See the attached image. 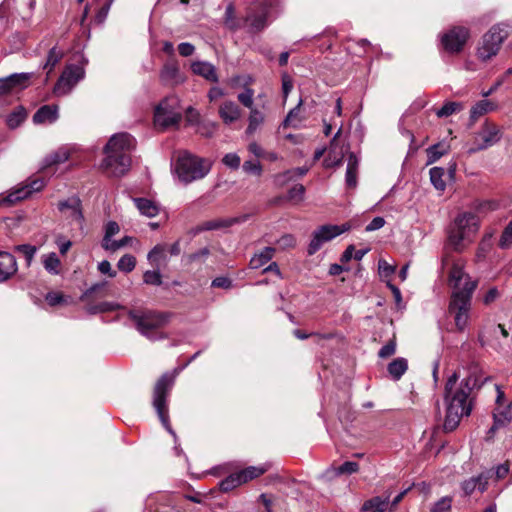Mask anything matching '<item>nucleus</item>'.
Wrapping results in <instances>:
<instances>
[{"mask_svg": "<svg viewBox=\"0 0 512 512\" xmlns=\"http://www.w3.org/2000/svg\"><path fill=\"white\" fill-rule=\"evenodd\" d=\"M449 285L454 288L450 296L448 313L454 316L456 330L464 331L469 319L472 297L477 282L472 281L458 263H453L449 271Z\"/></svg>", "mask_w": 512, "mask_h": 512, "instance_id": "f257e3e1", "label": "nucleus"}, {"mask_svg": "<svg viewBox=\"0 0 512 512\" xmlns=\"http://www.w3.org/2000/svg\"><path fill=\"white\" fill-rule=\"evenodd\" d=\"M136 141L126 132L113 135L104 147L106 157L102 162L103 169L111 176L125 175L131 166L130 152L135 148Z\"/></svg>", "mask_w": 512, "mask_h": 512, "instance_id": "f03ea898", "label": "nucleus"}, {"mask_svg": "<svg viewBox=\"0 0 512 512\" xmlns=\"http://www.w3.org/2000/svg\"><path fill=\"white\" fill-rule=\"evenodd\" d=\"M177 371L165 372L156 381L153 388L152 405L163 427L172 435H175L170 423L168 397L175 384Z\"/></svg>", "mask_w": 512, "mask_h": 512, "instance_id": "7ed1b4c3", "label": "nucleus"}, {"mask_svg": "<svg viewBox=\"0 0 512 512\" xmlns=\"http://www.w3.org/2000/svg\"><path fill=\"white\" fill-rule=\"evenodd\" d=\"M478 217L472 212H463L457 215L448 228V244L455 251H462L465 242H471V235L478 230Z\"/></svg>", "mask_w": 512, "mask_h": 512, "instance_id": "20e7f679", "label": "nucleus"}, {"mask_svg": "<svg viewBox=\"0 0 512 512\" xmlns=\"http://www.w3.org/2000/svg\"><path fill=\"white\" fill-rule=\"evenodd\" d=\"M458 379V373L454 372L451 376H449L444 387V398L447 403V409L443 427L446 432H452L455 430L458 427L461 418L464 415H470L472 411V406L470 403H458L457 400H454V397L451 396L452 390L455 387Z\"/></svg>", "mask_w": 512, "mask_h": 512, "instance_id": "39448f33", "label": "nucleus"}, {"mask_svg": "<svg viewBox=\"0 0 512 512\" xmlns=\"http://www.w3.org/2000/svg\"><path fill=\"white\" fill-rule=\"evenodd\" d=\"M175 171L182 182L190 183L204 178L210 171V165L203 158L183 152L178 156Z\"/></svg>", "mask_w": 512, "mask_h": 512, "instance_id": "423d86ee", "label": "nucleus"}, {"mask_svg": "<svg viewBox=\"0 0 512 512\" xmlns=\"http://www.w3.org/2000/svg\"><path fill=\"white\" fill-rule=\"evenodd\" d=\"M128 317L134 322L136 329L142 335L149 337L151 332L164 327L168 323L170 313L131 309L128 311Z\"/></svg>", "mask_w": 512, "mask_h": 512, "instance_id": "0eeeda50", "label": "nucleus"}, {"mask_svg": "<svg viewBox=\"0 0 512 512\" xmlns=\"http://www.w3.org/2000/svg\"><path fill=\"white\" fill-rule=\"evenodd\" d=\"M507 27L504 24H496L483 35L476 53L479 60L486 62L497 55L502 43L509 36Z\"/></svg>", "mask_w": 512, "mask_h": 512, "instance_id": "6e6552de", "label": "nucleus"}, {"mask_svg": "<svg viewBox=\"0 0 512 512\" xmlns=\"http://www.w3.org/2000/svg\"><path fill=\"white\" fill-rule=\"evenodd\" d=\"M273 7V0H254L246 8L243 17L244 27L250 33H259L268 26V17Z\"/></svg>", "mask_w": 512, "mask_h": 512, "instance_id": "1a4fd4ad", "label": "nucleus"}, {"mask_svg": "<svg viewBox=\"0 0 512 512\" xmlns=\"http://www.w3.org/2000/svg\"><path fill=\"white\" fill-rule=\"evenodd\" d=\"M350 228L351 226L349 223H344L342 225L327 224L320 226L312 234V239L307 248V254L309 256L314 255L321 249L324 243L331 241L346 231H349Z\"/></svg>", "mask_w": 512, "mask_h": 512, "instance_id": "9d476101", "label": "nucleus"}, {"mask_svg": "<svg viewBox=\"0 0 512 512\" xmlns=\"http://www.w3.org/2000/svg\"><path fill=\"white\" fill-rule=\"evenodd\" d=\"M487 380H489V377L481 380V370L479 366L472 364L469 367L468 376L460 382L459 387L455 391L454 389L452 390L451 396H453L454 400H457L458 403L467 402L473 389H480Z\"/></svg>", "mask_w": 512, "mask_h": 512, "instance_id": "9b49d317", "label": "nucleus"}, {"mask_svg": "<svg viewBox=\"0 0 512 512\" xmlns=\"http://www.w3.org/2000/svg\"><path fill=\"white\" fill-rule=\"evenodd\" d=\"M470 37V30L464 26H453L441 36V45L449 54H459Z\"/></svg>", "mask_w": 512, "mask_h": 512, "instance_id": "f8f14e48", "label": "nucleus"}, {"mask_svg": "<svg viewBox=\"0 0 512 512\" xmlns=\"http://www.w3.org/2000/svg\"><path fill=\"white\" fill-rule=\"evenodd\" d=\"M502 131L498 125L495 123L486 120L481 127L478 135L481 137V142L477 143L475 147L469 149V153H476L482 150H486L487 148L498 143L502 138Z\"/></svg>", "mask_w": 512, "mask_h": 512, "instance_id": "ddd939ff", "label": "nucleus"}, {"mask_svg": "<svg viewBox=\"0 0 512 512\" xmlns=\"http://www.w3.org/2000/svg\"><path fill=\"white\" fill-rule=\"evenodd\" d=\"M182 119L178 112H173L168 108V100L165 99L155 108L154 121L155 124L166 129L171 126H177Z\"/></svg>", "mask_w": 512, "mask_h": 512, "instance_id": "4468645a", "label": "nucleus"}, {"mask_svg": "<svg viewBox=\"0 0 512 512\" xmlns=\"http://www.w3.org/2000/svg\"><path fill=\"white\" fill-rule=\"evenodd\" d=\"M30 73H15L5 78H0V96L10 94L15 89H24L28 87Z\"/></svg>", "mask_w": 512, "mask_h": 512, "instance_id": "2eb2a0df", "label": "nucleus"}, {"mask_svg": "<svg viewBox=\"0 0 512 512\" xmlns=\"http://www.w3.org/2000/svg\"><path fill=\"white\" fill-rule=\"evenodd\" d=\"M45 186V181L43 178L38 177L33 180H31L27 185H25L22 188H19L15 190L14 192H11L7 196V202L14 204L18 201H21L23 199L28 198L32 193L38 192L42 190Z\"/></svg>", "mask_w": 512, "mask_h": 512, "instance_id": "dca6fc26", "label": "nucleus"}, {"mask_svg": "<svg viewBox=\"0 0 512 512\" xmlns=\"http://www.w3.org/2000/svg\"><path fill=\"white\" fill-rule=\"evenodd\" d=\"M57 208L60 212L64 213L67 210L70 211L69 217L78 223L84 221V215L82 211V202L79 197L73 196L65 200H61L57 204Z\"/></svg>", "mask_w": 512, "mask_h": 512, "instance_id": "f3484780", "label": "nucleus"}, {"mask_svg": "<svg viewBox=\"0 0 512 512\" xmlns=\"http://www.w3.org/2000/svg\"><path fill=\"white\" fill-rule=\"evenodd\" d=\"M84 76L85 71L83 67L75 64L67 65L64 71L62 72L56 86L64 85L70 89L75 84H77L81 79H83Z\"/></svg>", "mask_w": 512, "mask_h": 512, "instance_id": "a211bd4d", "label": "nucleus"}, {"mask_svg": "<svg viewBox=\"0 0 512 512\" xmlns=\"http://www.w3.org/2000/svg\"><path fill=\"white\" fill-rule=\"evenodd\" d=\"M69 157V152L63 149L48 155L44 159V165L42 166L40 172L43 174V176H52L56 172L57 166L66 162Z\"/></svg>", "mask_w": 512, "mask_h": 512, "instance_id": "6ab92c4d", "label": "nucleus"}, {"mask_svg": "<svg viewBox=\"0 0 512 512\" xmlns=\"http://www.w3.org/2000/svg\"><path fill=\"white\" fill-rule=\"evenodd\" d=\"M160 79L166 85H176L181 82L179 65L175 58L165 62L160 72Z\"/></svg>", "mask_w": 512, "mask_h": 512, "instance_id": "aec40b11", "label": "nucleus"}, {"mask_svg": "<svg viewBox=\"0 0 512 512\" xmlns=\"http://www.w3.org/2000/svg\"><path fill=\"white\" fill-rule=\"evenodd\" d=\"M17 271L15 257L8 252H0V282L13 276Z\"/></svg>", "mask_w": 512, "mask_h": 512, "instance_id": "412c9836", "label": "nucleus"}, {"mask_svg": "<svg viewBox=\"0 0 512 512\" xmlns=\"http://www.w3.org/2000/svg\"><path fill=\"white\" fill-rule=\"evenodd\" d=\"M219 116L225 124L230 125L240 118L241 109L233 101H224L219 107Z\"/></svg>", "mask_w": 512, "mask_h": 512, "instance_id": "4be33fe9", "label": "nucleus"}, {"mask_svg": "<svg viewBox=\"0 0 512 512\" xmlns=\"http://www.w3.org/2000/svg\"><path fill=\"white\" fill-rule=\"evenodd\" d=\"M347 161L345 182L349 189H354L357 186L359 160L354 152H350Z\"/></svg>", "mask_w": 512, "mask_h": 512, "instance_id": "5701e85b", "label": "nucleus"}, {"mask_svg": "<svg viewBox=\"0 0 512 512\" xmlns=\"http://www.w3.org/2000/svg\"><path fill=\"white\" fill-rule=\"evenodd\" d=\"M191 70L194 74L202 76L210 82H218V75L215 67L207 62L196 61L191 65Z\"/></svg>", "mask_w": 512, "mask_h": 512, "instance_id": "b1692460", "label": "nucleus"}, {"mask_svg": "<svg viewBox=\"0 0 512 512\" xmlns=\"http://www.w3.org/2000/svg\"><path fill=\"white\" fill-rule=\"evenodd\" d=\"M58 118V108L55 105H43L33 115V122L41 124L45 122H54Z\"/></svg>", "mask_w": 512, "mask_h": 512, "instance_id": "393cba45", "label": "nucleus"}, {"mask_svg": "<svg viewBox=\"0 0 512 512\" xmlns=\"http://www.w3.org/2000/svg\"><path fill=\"white\" fill-rule=\"evenodd\" d=\"M270 468V464H263L260 466H249L244 468L238 472V477L241 481V484H245L255 478L260 477L264 473H266Z\"/></svg>", "mask_w": 512, "mask_h": 512, "instance_id": "a878e982", "label": "nucleus"}, {"mask_svg": "<svg viewBox=\"0 0 512 512\" xmlns=\"http://www.w3.org/2000/svg\"><path fill=\"white\" fill-rule=\"evenodd\" d=\"M133 201L142 215L149 218H153L158 215L159 207L152 200L143 197H137L133 198Z\"/></svg>", "mask_w": 512, "mask_h": 512, "instance_id": "bb28decb", "label": "nucleus"}, {"mask_svg": "<svg viewBox=\"0 0 512 512\" xmlns=\"http://www.w3.org/2000/svg\"><path fill=\"white\" fill-rule=\"evenodd\" d=\"M389 497L382 499L379 496L366 500L362 505V511L365 512H386L389 509Z\"/></svg>", "mask_w": 512, "mask_h": 512, "instance_id": "cd10ccee", "label": "nucleus"}, {"mask_svg": "<svg viewBox=\"0 0 512 512\" xmlns=\"http://www.w3.org/2000/svg\"><path fill=\"white\" fill-rule=\"evenodd\" d=\"M119 309H123V307L120 304L107 301H103L100 303L88 302L85 306L86 312L91 315L116 311Z\"/></svg>", "mask_w": 512, "mask_h": 512, "instance_id": "c85d7f7f", "label": "nucleus"}, {"mask_svg": "<svg viewBox=\"0 0 512 512\" xmlns=\"http://www.w3.org/2000/svg\"><path fill=\"white\" fill-rule=\"evenodd\" d=\"M450 150V145L445 144L443 142H438L434 145H431L426 149L427 153V163L426 165H431L438 161L442 156L446 155Z\"/></svg>", "mask_w": 512, "mask_h": 512, "instance_id": "c756f323", "label": "nucleus"}, {"mask_svg": "<svg viewBox=\"0 0 512 512\" xmlns=\"http://www.w3.org/2000/svg\"><path fill=\"white\" fill-rule=\"evenodd\" d=\"M275 249L272 247H265L260 253L255 254L249 262L251 269H259L267 264L274 256Z\"/></svg>", "mask_w": 512, "mask_h": 512, "instance_id": "7c9ffc66", "label": "nucleus"}, {"mask_svg": "<svg viewBox=\"0 0 512 512\" xmlns=\"http://www.w3.org/2000/svg\"><path fill=\"white\" fill-rule=\"evenodd\" d=\"M27 115L26 109L23 106H18L7 115L6 125L11 130L16 129L26 120Z\"/></svg>", "mask_w": 512, "mask_h": 512, "instance_id": "2f4dec72", "label": "nucleus"}, {"mask_svg": "<svg viewBox=\"0 0 512 512\" xmlns=\"http://www.w3.org/2000/svg\"><path fill=\"white\" fill-rule=\"evenodd\" d=\"M494 109V104L489 100H481L472 106L470 110V125H473L478 118Z\"/></svg>", "mask_w": 512, "mask_h": 512, "instance_id": "473e14b6", "label": "nucleus"}, {"mask_svg": "<svg viewBox=\"0 0 512 512\" xmlns=\"http://www.w3.org/2000/svg\"><path fill=\"white\" fill-rule=\"evenodd\" d=\"M408 369V361L399 357L388 364L387 370L394 380H399Z\"/></svg>", "mask_w": 512, "mask_h": 512, "instance_id": "72a5a7b5", "label": "nucleus"}, {"mask_svg": "<svg viewBox=\"0 0 512 512\" xmlns=\"http://www.w3.org/2000/svg\"><path fill=\"white\" fill-rule=\"evenodd\" d=\"M225 24L230 30H238L244 27L243 18L238 19L235 15V8L233 4H229L225 10Z\"/></svg>", "mask_w": 512, "mask_h": 512, "instance_id": "f704fd0d", "label": "nucleus"}, {"mask_svg": "<svg viewBox=\"0 0 512 512\" xmlns=\"http://www.w3.org/2000/svg\"><path fill=\"white\" fill-rule=\"evenodd\" d=\"M166 251V244H157L150 250L147 255V259L154 268H159L160 260L166 258Z\"/></svg>", "mask_w": 512, "mask_h": 512, "instance_id": "c9c22d12", "label": "nucleus"}, {"mask_svg": "<svg viewBox=\"0 0 512 512\" xmlns=\"http://www.w3.org/2000/svg\"><path fill=\"white\" fill-rule=\"evenodd\" d=\"M43 266L48 273L58 275L60 273L61 261L55 252H51L44 256Z\"/></svg>", "mask_w": 512, "mask_h": 512, "instance_id": "e433bc0d", "label": "nucleus"}, {"mask_svg": "<svg viewBox=\"0 0 512 512\" xmlns=\"http://www.w3.org/2000/svg\"><path fill=\"white\" fill-rule=\"evenodd\" d=\"M430 181L434 188L438 191H444L446 188V182L443 177L445 175V169L442 167H433L429 171Z\"/></svg>", "mask_w": 512, "mask_h": 512, "instance_id": "4c0bfd02", "label": "nucleus"}, {"mask_svg": "<svg viewBox=\"0 0 512 512\" xmlns=\"http://www.w3.org/2000/svg\"><path fill=\"white\" fill-rule=\"evenodd\" d=\"M249 124L246 129L248 135L253 134L257 128L264 122V114L257 108L250 109Z\"/></svg>", "mask_w": 512, "mask_h": 512, "instance_id": "58836bf2", "label": "nucleus"}, {"mask_svg": "<svg viewBox=\"0 0 512 512\" xmlns=\"http://www.w3.org/2000/svg\"><path fill=\"white\" fill-rule=\"evenodd\" d=\"M242 485L241 481L236 472L231 473L225 479L220 481L219 489L221 492L227 493L235 489L236 487Z\"/></svg>", "mask_w": 512, "mask_h": 512, "instance_id": "ea45409f", "label": "nucleus"}, {"mask_svg": "<svg viewBox=\"0 0 512 512\" xmlns=\"http://www.w3.org/2000/svg\"><path fill=\"white\" fill-rule=\"evenodd\" d=\"M461 108H462L461 103L448 101V102L444 103V105L439 110H437L436 115L439 118L448 117V116H451L452 114L456 113L457 111H460Z\"/></svg>", "mask_w": 512, "mask_h": 512, "instance_id": "a19ab883", "label": "nucleus"}, {"mask_svg": "<svg viewBox=\"0 0 512 512\" xmlns=\"http://www.w3.org/2000/svg\"><path fill=\"white\" fill-rule=\"evenodd\" d=\"M135 266H136V258L131 254L123 255L117 263L118 269L125 273H129V272L133 271Z\"/></svg>", "mask_w": 512, "mask_h": 512, "instance_id": "79ce46f5", "label": "nucleus"}, {"mask_svg": "<svg viewBox=\"0 0 512 512\" xmlns=\"http://www.w3.org/2000/svg\"><path fill=\"white\" fill-rule=\"evenodd\" d=\"M143 281L147 285L160 286L162 285V275L159 272V268H155V270H147L143 274Z\"/></svg>", "mask_w": 512, "mask_h": 512, "instance_id": "37998d69", "label": "nucleus"}, {"mask_svg": "<svg viewBox=\"0 0 512 512\" xmlns=\"http://www.w3.org/2000/svg\"><path fill=\"white\" fill-rule=\"evenodd\" d=\"M480 487L481 482L477 476L464 480L461 484L465 496H470L476 489L480 491Z\"/></svg>", "mask_w": 512, "mask_h": 512, "instance_id": "c03bdc74", "label": "nucleus"}, {"mask_svg": "<svg viewBox=\"0 0 512 512\" xmlns=\"http://www.w3.org/2000/svg\"><path fill=\"white\" fill-rule=\"evenodd\" d=\"M235 220H228V221H222V220H210L206 221L201 224V226L198 228L199 231H208V230H216L221 227H228L234 223Z\"/></svg>", "mask_w": 512, "mask_h": 512, "instance_id": "a18cd8bd", "label": "nucleus"}, {"mask_svg": "<svg viewBox=\"0 0 512 512\" xmlns=\"http://www.w3.org/2000/svg\"><path fill=\"white\" fill-rule=\"evenodd\" d=\"M61 58L62 53L58 52L56 47L51 48L48 52L47 60L43 68L48 69V72L52 71L57 63L61 60Z\"/></svg>", "mask_w": 512, "mask_h": 512, "instance_id": "49530a36", "label": "nucleus"}, {"mask_svg": "<svg viewBox=\"0 0 512 512\" xmlns=\"http://www.w3.org/2000/svg\"><path fill=\"white\" fill-rule=\"evenodd\" d=\"M493 419L496 420V426H506L512 420V410L506 407L499 413H494Z\"/></svg>", "mask_w": 512, "mask_h": 512, "instance_id": "de8ad7c7", "label": "nucleus"}, {"mask_svg": "<svg viewBox=\"0 0 512 512\" xmlns=\"http://www.w3.org/2000/svg\"><path fill=\"white\" fill-rule=\"evenodd\" d=\"M293 335L300 340H305V339H308L309 337H315V338H317V342H319L320 340H323V339H331L333 337V334H331V333H329V334L306 333L305 331H303L301 329H295L293 331Z\"/></svg>", "mask_w": 512, "mask_h": 512, "instance_id": "09e8293b", "label": "nucleus"}, {"mask_svg": "<svg viewBox=\"0 0 512 512\" xmlns=\"http://www.w3.org/2000/svg\"><path fill=\"white\" fill-rule=\"evenodd\" d=\"M253 96L254 90L251 88H245V90L238 94V101L245 107L252 109L253 107Z\"/></svg>", "mask_w": 512, "mask_h": 512, "instance_id": "8fccbe9b", "label": "nucleus"}, {"mask_svg": "<svg viewBox=\"0 0 512 512\" xmlns=\"http://www.w3.org/2000/svg\"><path fill=\"white\" fill-rule=\"evenodd\" d=\"M396 352V336L394 335L378 352L380 358H388Z\"/></svg>", "mask_w": 512, "mask_h": 512, "instance_id": "3c124183", "label": "nucleus"}, {"mask_svg": "<svg viewBox=\"0 0 512 512\" xmlns=\"http://www.w3.org/2000/svg\"><path fill=\"white\" fill-rule=\"evenodd\" d=\"M132 238L130 236H125L120 240H114L111 243H102V247L105 250H109L112 252L117 251L118 249L128 245L131 242Z\"/></svg>", "mask_w": 512, "mask_h": 512, "instance_id": "603ef678", "label": "nucleus"}, {"mask_svg": "<svg viewBox=\"0 0 512 512\" xmlns=\"http://www.w3.org/2000/svg\"><path fill=\"white\" fill-rule=\"evenodd\" d=\"M358 470H359V464L357 462L345 461L343 464H341L336 469V473L338 475H343V474L350 475V474L358 472Z\"/></svg>", "mask_w": 512, "mask_h": 512, "instance_id": "864d4df0", "label": "nucleus"}, {"mask_svg": "<svg viewBox=\"0 0 512 512\" xmlns=\"http://www.w3.org/2000/svg\"><path fill=\"white\" fill-rule=\"evenodd\" d=\"M16 251L22 253L27 261V265L31 264V261L37 251V248L35 246H32L30 244H21L15 247Z\"/></svg>", "mask_w": 512, "mask_h": 512, "instance_id": "5fc2aeb1", "label": "nucleus"}, {"mask_svg": "<svg viewBox=\"0 0 512 512\" xmlns=\"http://www.w3.org/2000/svg\"><path fill=\"white\" fill-rule=\"evenodd\" d=\"M512 244V220L505 227L499 240V246L503 249L508 248Z\"/></svg>", "mask_w": 512, "mask_h": 512, "instance_id": "6e6d98bb", "label": "nucleus"}, {"mask_svg": "<svg viewBox=\"0 0 512 512\" xmlns=\"http://www.w3.org/2000/svg\"><path fill=\"white\" fill-rule=\"evenodd\" d=\"M222 163L233 170H237L240 167L241 159L236 153H227L222 158Z\"/></svg>", "mask_w": 512, "mask_h": 512, "instance_id": "4d7b16f0", "label": "nucleus"}, {"mask_svg": "<svg viewBox=\"0 0 512 512\" xmlns=\"http://www.w3.org/2000/svg\"><path fill=\"white\" fill-rule=\"evenodd\" d=\"M242 168L246 173L254 174L256 176H261L263 171L262 165L259 161H245Z\"/></svg>", "mask_w": 512, "mask_h": 512, "instance_id": "13d9d810", "label": "nucleus"}, {"mask_svg": "<svg viewBox=\"0 0 512 512\" xmlns=\"http://www.w3.org/2000/svg\"><path fill=\"white\" fill-rule=\"evenodd\" d=\"M305 187L302 184H296L288 191V199L291 201L303 200Z\"/></svg>", "mask_w": 512, "mask_h": 512, "instance_id": "bf43d9fd", "label": "nucleus"}, {"mask_svg": "<svg viewBox=\"0 0 512 512\" xmlns=\"http://www.w3.org/2000/svg\"><path fill=\"white\" fill-rule=\"evenodd\" d=\"M481 482L480 492L483 493L488 488V481L495 478V469H488L477 476Z\"/></svg>", "mask_w": 512, "mask_h": 512, "instance_id": "052dcab7", "label": "nucleus"}, {"mask_svg": "<svg viewBox=\"0 0 512 512\" xmlns=\"http://www.w3.org/2000/svg\"><path fill=\"white\" fill-rule=\"evenodd\" d=\"M451 503L452 499L450 497H442L433 505L431 512H447L451 508Z\"/></svg>", "mask_w": 512, "mask_h": 512, "instance_id": "680f3d73", "label": "nucleus"}, {"mask_svg": "<svg viewBox=\"0 0 512 512\" xmlns=\"http://www.w3.org/2000/svg\"><path fill=\"white\" fill-rule=\"evenodd\" d=\"M120 231V227L117 222L109 221L105 226V235L103 238V243H107L110 241L111 237L117 234Z\"/></svg>", "mask_w": 512, "mask_h": 512, "instance_id": "e2e57ef3", "label": "nucleus"}, {"mask_svg": "<svg viewBox=\"0 0 512 512\" xmlns=\"http://www.w3.org/2000/svg\"><path fill=\"white\" fill-rule=\"evenodd\" d=\"M45 299L52 307L65 302L64 295L60 292H48Z\"/></svg>", "mask_w": 512, "mask_h": 512, "instance_id": "0e129e2a", "label": "nucleus"}, {"mask_svg": "<svg viewBox=\"0 0 512 512\" xmlns=\"http://www.w3.org/2000/svg\"><path fill=\"white\" fill-rule=\"evenodd\" d=\"M104 283H97L87 289L80 297L81 301H88L93 297L94 294L104 289Z\"/></svg>", "mask_w": 512, "mask_h": 512, "instance_id": "69168bd1", "label": "nucleus"}, {"mask_svg": "<svg viewBox=\"0 0 512 512\" xmlns=\"http://www.w3.org/2000/svg\"><path fill=\"white\" fill-rule=\"evenodd\" d=\"M211 286L214 288L230 289L232 280L228 277L220 276L212 280Z\"/></svg>", "mask_w": 512, "mask_h": 512, "instance_id": "338daca9", "label": "nucleus"}, {"mask_svg": "<svg viewBox=\"0 0 512 512\" xmlns=\"http://www.w3.org/2000/svg\"><path fill=\"white\" fill-rule=\"evenodd\" d=\"M510 471L509 462L506 461L503 464L498 465L495 468V480H501L505 478Z\"/></svg>", "mask_w": 512, "mask_h": 512, "instance_id": "774afa93", "label": "nucleus"}]
</instances>
